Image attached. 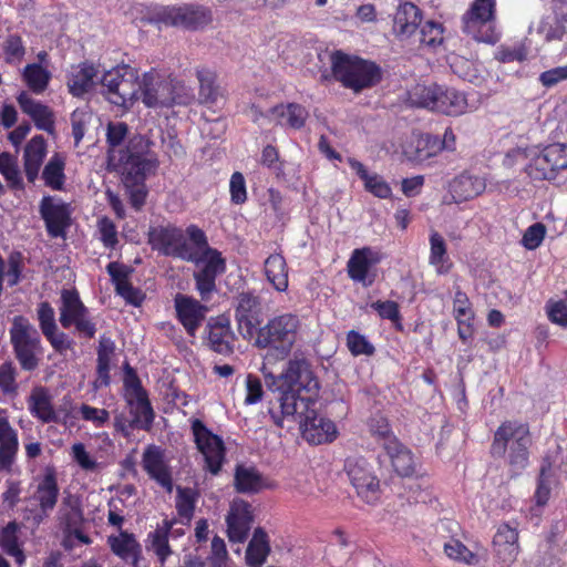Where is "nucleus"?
<instances>
[{"label": "nucleus", "mask_w": 567, "mask_h": 567, "mask_svg": "<svg viewBox=\"0 0 567 567\" xmlns=\"http://www.w3.org/2000/svg\"><path fill=\"white\" fill-rule=\"evenodd\" d=\"M138 87L141 99L147 107L162 109L171 107L172 97L169 96V78H165L158 72L150 71L143 74Z\"/></svg>", "instance_id": "obj_14"}, {"label": "nucleus", "mask_w": 567, "mask_h": 567, "mask_svg": "<svg viewBox=\"0 0 567 567\" xmlns=\"http://www.w3.org/2000/svg\"><path fill=\"white\" fill-rule=\"evenodd\" d=\"M127 134V125L123 122L110 123L107 125L106 141L110 145L109 159L115 161V148L122 144Z\"/></svg>", "instance_id": "obj_56"}, {"label": "nucleus", "mask_w": 567, "mask_h": 567, "mask_svg": "<svg viewBox=\"0 0 567 567\" xmlns=\"http://www.w3.org/2000/svg\"><path fill=\"white\" fill-rule=\"evenodd\" d=\"M422 12L412 2H401L393 18V31L400 39L410 38L421 25Z\"/></svg>", "instance_id": "obj_24"}, {"label": "nucleus", "mask_w": 567, "mask_h": 567, "mask_svg": "<svg viewBox=\"0 0 567 567\" xmlns=\"http://www.w3.org/2000/svg\"><path fill=\"white\" fill-rule=\"evenodd\" d=\"M236 301L238 330L245 339H250L254 336L258 316L261 312L260 299L250 291H244L237 296Z\"/></svg>", "instance_id": "obj_17"}, {"label": "nucleus", "mask_w": 567, "mask_h": 567, "mask_svg": "<svg viewBox=\"0 0 567 567\" xmlns=\"http://www.w3.org/2000/svg\"><path fill=\"white\" fill-rule=\"evenodd\" d=\"M565 168H567V145L554 143L534 152L525 171L533 179L550 181Z\"/></svg>", "instance_id": "obj_11"}, {"label": "nucleus", "mask_w": 567, "mask_h": 567, "mask_svg": "<svg viewBox=\"0 0 567 567\" xmlns=\"http://www.w3.org/2000/svg\"><path fill=\"white\" fill-rule=\"evenodd\" d=\"M107 544L111 550L122 560L135 567L137 566L141 555V545L133 534L121 530L117 536H109Z\"/></svg>", "instance_id": "obj_29"}, {"label": "nucleus", "mask_w": 567, "mask_h": 567, "mask_svg": "<svg viewBox=\"0 0 567 567\" xmlns=\"http://www.w3.org/2000/svg\"><path fill=\"white\" fill-rule=\"evenodd\" d=\"M176 509L182 518L189 522L195 509V493L192 488L177 487Z\"/></svg>", "instance_id": "obj_54"}, {"label": "nucleus", "mask_w": 567, "mask_h": 567, "mask_svg": "<svg viewBox=\"0 0 567 567\" xmlns=\"http://www.w3.org/2000/svg\"><path fill=\"white\" fill-rule=\"evenodd\" d=\"M118 163L125 179L132 184L142 182L157 166V161L153 156L120 157Z\"/></svg>", "instance_id": "obj_30"}, {"label": "nucleus", "mask_w": 567, "mask_h": 567, "mask_svg": "<svg viewBox=\"0 0 567 567\" xmlns=\"http://www.w3.org/2000/svg\"><path fill=\"white\" fill-rule=\"evenodd\" d=\"M265 275L277 291L288 288V270L285 258L279 254L270 255L265 260Z\"/></svg>", "instance_id": "obj_42"}, {"label": "nucleus", "mask_w": 567, "mask_h": 567, "mask_svg": "<svg viewBox=\"0 0 567 567\" xmlns=\"http://www.w3.org/2000/svg\"><path fill=\"white\" fill-rule=\"evenodd\" d=\"M142 465L151 478L156 481L168 493H172V473L164 460L163 451L158 446L150 445L146 447L143 453Z\"/></svg>", "instance_id": "obj_23"}, {"label": "nucleus", "mask_w": 567, "mask_h": 567, "mask_svg": "<svg viewBox=\"0 0 567 567\" xmlns=\"http://www.w3.org/2000/svg\"><path fill=\"white\" fill-rule=\"evenodd\" d=\"M39 212L45 223L48 234L53 237H63L70 226L69 205L59 198L44 196L41 199Z\"/></svg>", "instance_id": "obj_15"}, {"label": "nucleus", "mask_w": 567, "mask_h": 567, "mask_svg": "<svg viewBox=\"0 0 567 567\" xmlns=\"http://www.w3.org/2000/svg\"><path fill=\"white\" fill-rule=\"evenodd\" d=\"M0 173L3 175L11 187H23L17 158L10 153L4 152L0 154Z\"/></svg>", "instance_id": "obj_50"}, {"label": "nucleus", "mask_w": 567, "mask_h": 567, "mask_svg": "<svg viewBox=\"0 0 567 567\" xmlns=\"http://www.w3.org/2000/svg\"><path fill=\"white\" fill-rule=\"evenodd\" d=\"M347 344L353 355H371L374 352V347L365 339V337L354 330H351L348 333Z\"/></svg>", "instance_id": "obj_60"}, {"label": "nucleus", "mask_w": 567, "mask_h": 567, "mask_svg": "<svg viewBox=\"0 0 567 567\" xmlns=\"http://www.w3.org/2000/svg\"><path fill=\"white\" fill-rule=\"evenodd\" d=\"M370 432L384 449L389 445L390 441H399L392 433L390 425L383 416H373L370 421Z\"/></svg>", "instance_id": "obj_53"}, {"label": "nucleus", "mask_w": 567, "mask_h": 567, "mask_svg": "<svg viewBox=\"0 0 567 567\" xmlns=\"http://www.w3.org/2000/svg\"><path fill=\"white\" fill-rule=\"evenodd\" d=\"M54 309L47 301L41 302L38 308V320L41 331L44 334L50 333L52 330H56Z\"/></svg>", "instance_id": "obj_64"}, {"label": "nucleus", "mask_w": 567, "mask_h": 567, "mask_svg": "<svg viewBox=\"0 0 567 567\" xmlns=\"http://www.w3.org/2000/svg\"><path fill=\"white\" fill-rule=\"evenodd\" d=\"M509 444V464L524 468L528 463L529 431L526 424L516 422L503 423L494 435L491 452L494 456H503Z\"/></svg>", "instance_id": "obj_7"}, {"label": "nucleus", "mask_w": 567, "mask_h": 567, "mask_svg": "<svg viewBox=\"0 0 567 567\" xmlns=\"http://www.w3.org/2000/svg\"><path fill=\"white\" fill-rule=\"evenodd\" d=\"M228 538L233 543H244L251 527L250 505L243 499H235L226 518Z\"/></svg>", "instance_id": "obj_19"}, {"label": "nucleus", "mask_w": 567, "mask_h": 567, "mask_svg": "<svg viewBox=\"0 0 567 567\" xmlns=\"http://www.w3.org/2000/svg\"><path fill=\"white\" fill-rule=\"evenodd\" d=\"M51 76V72L40 63L27 64L22 71L23 81L35 94H41L48 89Z\"/></svg>", "instance_id": "obj_47"}, {"label": "nucleus", "mask_w": 567, "mask_h": 567, "mask_svg": "<svg viewBox=\"0 0 567 567\" xmlns=\"http://www.w3.org/2000/svg\"><path fill=\"white\" fill-rule=\"evenodd\" d=\"M18 450V432L10 424L6 411L0 409V470L11 468Z\"/></svg>", "instance_id": "obj_25"}, {"label": "nucleus", "mask_w": 567, "mask_h": 567, "mask_svg": "<svg viewBox=\"0 0 567 567\" xmlns=\"http://www.w3.org/2000/svg\"><path fill=\"white\" fill-rule=\"evenodd\" d=\"M150 21L165 27L196 31L213 22V12L204 6L193 3L163 6L153 9Z\"/></svg>", "instance_id": "obj_6"}, {"label": "nucleus", "mask_w": 567, "mask_h": 567, "mask_svg": "<svg viewBox=\"0 0 567 567\" xmlns=\"http://www.w3.org/2000/svg\"><path fill=\"white\" fill-rule=\"evenodd\" d=\"M13 354L23 371L39 368L43 347L37 328L23 316H16L9 330Z\"/></svg>", "instance_id": "obj_4"}, {"label": "nucleus", "mask_w": 567, "mask_h": 567, "mask_svg": "<svg viewBox=\"0 0 567 567\" xmlns=\"http://www.w3.org/2000/svg\"><path fill=\"white\" fill-rule=\"evenodd\" d=\"M176 523L175 519L163 522L154 532L150 533L148 538L151 542V549L154 551L159 563L164 565L166 559L172 555V549L168 544V537L172 527Z\"/></svg>", "instance_id": "obj_43"}, {"label": "nucleus", "mask_w": 567, "mask_h": 567, "mask_svg": "<svg viewBox=\"0 0 567 567\" xmlns=\"http://www.w3.org/2000/svg\"><path fill=\"white\" fill-rule=\"evenodd\" d=\"M101 83L106 99L117 106L126 107L141 96L137 72L130 65L116 66L105 72Z\"/></svg>", "instance_id": "obj_8"}, {"label": "nucleus", "mask_w": 567, "mask_h": 567, "mask_svg": "<svg viewBox=\"0 0 567 567\" xmlns=\"http://www.w3.org/2000/svg\"><path fill=\"white\" fill-rule=\"evenodd\" d=\"M431 254L430 264L436 267L440 275L446 274L450 266H445L446 245L443 237L437 231H432L430 236Z\"/></svg>", "instance_id": "obj_49"}, {"label": "nucleus", "mask_w": 567, "mask_h": 567, "mask_svg": "<svg viewBox=\"0 0 567 567\" xmlns=\"http://www.w3.org/2000/svg\"><path fill=\"white\" fill-rule=\"evenodd\" d=\"M485 187L484 178L463 173L451 182L450 192L455 202H465L482 194Z\"/></svg>", "instance_id": "obj_32"}, {"label": "nucleus", "mask_w": 567, "mask_h": 567, "mask_svg": "<svg viewBox=\"0 0 567 567\" xmlns=\"http://www.w3.org/2000/svg\"><path fill=\"white\" fill-rule=\"evenodd\" d=\"M82 316H87V309L80 300L75 290H62L60 307V323L63 328H70Z\"/></svg>", "instance_id": "obj_36"}, {"label": "nucleus", "mask_w": 567, "mask_h": 567, "mask_svg": "<svg viewBox=\"0 0 567 567\" xmlns=\"http://www.w3.org/2000/svg\"><path fill=\"white\" fill-rule=\"evenodd\" d=\"M17 371L12 362L8 361L0 365V389L4 394H16L18 384L16 382Z\"/></svg>", "instance_id": "obj_61"}, {"label": "nucleus", "mask_w": 567, "mask_h": 567, "mask_svg": "<svg viewBox=\"0 0 567 567\" xmlns=\"http://www.w3.org/2000/svg\"><path fill=\"white\" fill-rule=\"evenodd\" d=\"M331 68L334 79L354 92L375 85L381 78L380 69L374 63L340 51L331 55Z\"/></svg>", "instance_id": "obj_3"}, {"label": "nucleus", "mask_w": 567, "mask_h": 567, "mask_svg": "<svg viewBox=\"0 0 567 567\" xmlns=\"http://www.w3.org/2000/svg\"><path fill=\"white\" fill-rule=\"evenodd\" d=\"M192 430L196 445L205 458L207 468L210 473L217 474L224 460V442L219 436L213 434L199 420L193 421Z\"/></svg>", "instance_id": "obj_13"}, {"label": "nucleus", "mask_w": 567, "mask_h": 567, "mask_svg": "<svg viewBox=\"0 0 567 567\" xmlns=\"http://www.w3.org/2000/svg\"><path fill=\"white\" fill-rule=\"evenodd\" d=\"M453 311L455 319L473 320L474 311L471 306V301L465 292L460 288L455 291L453 300Z\"/></svg>", "instance_id": "obj_62"}, {"label": "nucleus", "mask_w": 567, "mask_h": 567, "mask_svg": "<svg viewBox=\"0 0 567 567\" xmlns=\"http://www.w3.org/2000/svg\"><path fill=\"white\" fill-rule=\"evenodd\" d=\"M347 473L358 495L368 504L379 497L380 484L369 462L362 457L348 460Z\"/></svg>", "instance_id": "obj_12"}, {"label": "nucleus", "mask_w": 567, "mask_h": 567, "mask_svg": "<svg viewBox=\"0 0 567 567\" xmlns=\"http://www.w3.org/2000/svg\"><path fill=\"white\" fill-rule=\"evenodd\" d=\"M59 486L53 470H48L43 478L39 482L37 489L31 497L42 508V513L53 511L58 503Z\"/></svg>", "instance_id": "obj_34"}, {"label": "nucleus", "mask_w": 567, "mask_h": 567, "mask_svg": "<svg viewBox=\"0 0 567 567\" xmlns=\"http://www.w3.org/2000/svg\"><path fill=\"white\" fill-rule=\"evenodd\" d=\"M42 178L52 189H62L65 178L64 159L59 154L53 155L44 166Z\"/></svg>", "instance_id": "obj_48"}, {"label": "nucleus", "mask_w": 567, "mask_h": 567, "mask_svg": "<svg viewBox=\"0 0 567 567\" xmlns=\"http://www.w3.org/2000/svg\"><path fill=\"white\" fill-rule=\"evenodd\" d=\"M17 101L23 113L29 115L39 130L52 133L54 130L53 112L44 104L32 99L27 92H22Z\"/></svg>", "instance_id": "obj_26"}, {"label": "nucleus", "mask_w": 567, "mask_h": 567, "mask_svg": "<svg viewBox=\"0 0 567 567\" xmlns=\"http://www.w3.org/2000/svg\"><path fill=\"white\" fill-rule=\"evenodd\" d=\"M126 402L130 406V413L133 415L130 426L132 429L140 427L148 430L154 421V411L147 398V393L126 399Z\"/></svg>", "instance_id": "obj_38"}, {"label": "nucleus", "mask_w": 567, "mask_h": 567, "mask_svg": "<svg viewBox=\"0 0 567 567\" xmlns=\"http://www.w3.org/2000/svg\"><path fill=\"white\" fill-rule=\"evenodd\" d=\"M174 301L178 320L187 333L190 337H195L197 329L206 318L208 308L198 300L181 293L176 295Z\"/></svg>", "instance_id": "obj_20"}, {"label": "nucleus", "mask_w": 567, "mask_h": 567, "mask_svg": "<svg viewBox=\"0 0 567 567\" xmlns=\"http://www.w3.org/2000/svg\"><path fill=\"white\" fill-rule=\"evenodd\" d=\"M441 150L440 140L432 135L416 137L411 147L404 150L410 161L423 162L434 156Z\"/></svg>", "instance_id": "obj_44"}, {"label": "nucleus", "mask_w": 567, "mask_h": 567, "mask_svg": "<svg viewBox=\"0 0 567 567\" xmlns=\"http://www.w3.org/2000/svg\"><path fill=\"white\" fill-rule=\"evenodd\" d=\"M442 33L443 28L440 23L426 21L420 30V42L429 47H435L442 43Z\"/></svg>", "instance_id": "obj_58"}, {"label": "nucleus", "mask_w": 567, "mask_h": 567, "mask_svg": "<svg viewBox=\"0 0 567 567\" xmlns=\"http://www.w3.org/2000/svg\"><path fill=\"white\" fill-rule=\"evenodd\" d=\"M364 187L368 192L373 194L379 198H389L392 195L391 187L383 179L382 176L378 174H370L369 177L365 178Z\"/></svg>", "instance_id": "obj_63"}, {"label": "nucleus", "mask_w": 567, "mask_h": 567, "mask_svg": "<svg viewBox=\"0 0 567 567\" xmlns=\"http://www.w3.org/2000/svg\"><path fill=\"white\" fill-rule=\"evenodd\" d=\"M169 96L172 97L171 106L177 105H188L194 100V94L192 90L185 85L183 82L169 79Z\"/></svg>", "instance_id": "obj_59"}, {"label": "nucleus", "mask_w": 567, "mask_h": 567, "mask_svg": "<svg viewBox=\"0 0 567 567\" xmlns=\"http://www.w3.org/2000/svg\"><path fill=\"white\" fill-rule=\"evenodd\" d=\"M378 255L371 248L364 247L355 249L348 261L349 277L364 286L371 285L372 280L367 282L368 272L371 266L378 262Z\"/></svg>", "instance_id": "obj_31"}, {"label": "nucleus", "mask_w": 567, "mask_h": 567, "mask_svg": "<svg viewBox=\"0 0 567 567\" xmlns=\"http://www.w3.org/2000/svg\"><path fill=\"white\" fill-rule=\"evenodd\" d=\"M300 327L301 322L297 315L275 316L257 330L255 346L268 350L265 357L267 362L284 360L290 354Z\"/></svg>", "instance_id": "obj_1"}, {"label": "nucleus", "mask_w": 567, "mask_h": 567, "mask_svg": "<svg viewBox=\"0 0 567 567\" xmlns=\"http://www.w3.org/2000/svg\"><path fill=\"white\" fill-rule=\"evenodd\" d=\"M444 553L451 559L467 564L477 565L478 557L457 539H451L444 545Z\"/></svg>", "instance_id": "obj_51"}, {"label": "nucleus", "mask_w": 567, "mask_h": 567, "mask_svg": "<svg viewBox=\"0 0 567 567\" xmlns=\"http://www.w3.org/2000/svg\"><path fill=\"white\" fill-rule=\"evenodd\" d=\"M270 113L276 117L277 124L287 125L295 130L301 128L308 117L307 110L296 103L277 105L270 110Z\"/></svg>", "instance_id": "obj_39"}, {"label": "nucleus", "mask_w": 567, "mask_h": 567, "mask_svg": "<svg viewBox=\"0 0 567 567\" xmlns=\"http://www.w3.org/2000/svg\"><path fill=\"white\" fill-rule=\"evenodd\" d=\"M19 524L17 522H9L0 530V548L9 556H12L16 563L21 566L25 561L24 553L19 543Z\"/></svg>", "instance_id": "obj_40"}, {"label": "nucleus", "mask_w": 567, "mask_h": 567, "mask_svg": "<svg viewBox=\"0 0 567 567\" xmlns=\"http://www.w3.org/2000/svg\"><path fill=\"white\" fill-rule=\"evenodd\" d=\"M274 392L279 393L278 401L281 411V416H277L272 413L275 423L282 427L284 421L291 419L301 426L302 417L312 409L311 405L315 404V401L311 398L300 396V391L298 390L280 389Z\"/></svg>", "instance_id": "obj_16"}, {"label": "nucleus", "mask_w": 567, "mask_h": 567, "mask_svg": "<svg viewBox=\"0 0 567 567\" xmlns=\"http://www.w3.org/2000/svg\"><path fill=\"white\" fill-rule=\"evenodd\" d=\"M519 553L518 533L507 524L497 528L493 537V555L502 567H509Z\"/></svg>", "instance_id": "obj_18"}, {"label": "nucleus", "mask_w": 567, "mask_h": 567, "mask_svg": "<svg viewBox=\"0 0 567 567\" xmlns=\"http://www.w3.org/2000/svg\"><path fill=\"white\" fill-rule=\"evenodd\" d=\"M2 49L6 55V62L10 64L22 61L25 54L22 39L18 34L8 35L2 44Z\"/></svg>", "instance_id": "obj_55"}, {"label": "nucleus", "mask_w": 567, "mask_h": 567, "mask_svg": "<svg viewBox=\"0 0 567 567\" xmlns=\"http://www.w3.org/2000/svg\"><path fill=\"white\" fill-rule=\"evenodd\" d=\"M235 486L239 493H257L264 487V480L255 467L238 465L235 472Z\"/></svg>", "instance_id": "obj_46"}, {"label": "nucleus", "mask_w": 567, "mask_h": 567, "mask_svg": "<svg viewBox=\"0 0 567 567\" xmlns=\"http://www.w3.org/2000/svg\"><path fill=\"white\" fill-rule=\"evenodd\" d=\"M206 332L207 344L213 351L224 355L233 352L235 334L227 318H212L206 326Z\"/></svg>", "instance_id": "obj_21"}, {"label": "nucleus", "mask_w": 567, "mask_h": 567, "mask_svg": "<svg viewBox=\"0 0 567 567\" xmlns=\"http://www.w3.org/2000/svg\"><path fill=\"white\" fill-rule=\"evenodd\" d=\"M59 513L64 533L76 526H82L83 514L78 504H72L70 501L64 499Z\"/></svg>", "instance_id": "obj_52"}, {"label": "nucleus", "mask_w": 567, "mask_h": 567, "mask_svg": "<svg viewBox=\"0 0 567 567\" xmlns=\"http://www.w3.org/2000/svg\"><path fill=\"white\" fill-rule=\"evenodd\" d=\"M197 80L199 82L198 101L202 104H217L224 97L223 91L216 84V74L209 70H198Z\"/></svg>", "instance_id": "obj_41"}, {"label": "nucleus", "mask_w": 567, "mask_h": 567, "mask_svg": "<svg viewBox=\"0 0 567 567\" xmlns=\"http://www.w3.org/2000/svg\"><path fill=\"white\" fill-rule=\"evenodd\" d=\"M30 413L43 423H56L59 417L52 404V396L44 386H34L28 398Z\"/></svg>", "instance_id": "obj_27"}, {"label": "nucleus", "mask_w": 567, "mask_h": 567, "mask_svg": "<svg viewBox=\"0 0 567 567\" xmlns=\"http://www.w3.org/2000/svg\"><path fill=\"white\" fill-rule=\"evenodd\" d=\"M262 373L266 386L270 391L280 389L303 390L315 395L319 390V381L313 374L311 364L301 354L296 353L279 375L268 372L266 364L262 367Z\"/></svg>", "instance_id": "obj_5"}, {"label": "nucleus", "mask_w": 567, "mask_h": 567, "mask_svg": "<svg viewBox=\"0 0 567 567\" xmlns=\"http://www.w3.org/2000/svg\"><path fill=\"white\" fill-rule=\"evenodd\" d=\"M269 551L266 532L260 527L256 528L246 550L247 564L251 567H259L265 563Z\"/></svg>", "instance_id": "obj_45"}, {"label": "nucleus", "mask_w": 567, "mask_h": 567, "mask_svg": "<svg viewBox=\"0 0 567 567\" xmlns=\"http://www.w3.org/2000/svg\"><path fill=\"white\" fill-rule=\"evenodd\" d=\"M462 30L477 42L495 43L498 34L495 31V21L464 13Z\"/></svg>", "instance_id": "obj_28"}, {"label": "nucleus", "mask_w": 567, "mask_h": 567, "mask_svg": "<svg viewBox=\"0 0 567 567\" xmlns=\"http://www.w3.org/2000/svg\"><path fill=\"white\" fill-rule=\"evenodd\" d=\"M386 455L391 460L394 471L400 476H411L415 472V461L411 451L399 441H390Z\"/></svg>", "instance_id": "obj_37"}, {"label": "nucleus", "mask_w": 567, "mask_h": 567, "mask_svg": "<svg viewBox=\"0 0 567 567\" xmlns=\"http://www.w3.org/2000/svg\"><path fill=\"white\" fill-rule=\"evenodd\" d=\"M47 155V143L43 136L37 135L25 145L23 159L28 181L34 183Z\"/></svg>", "instance_id": "obj_33"}, {"label": "nucleus", "mask_w": 567, "mask_h": 567, "mask_svg": "<svg viewBox=\"0 0 567 567\" xmlns=\"http://www.w3.org/2000/svg\"><path fill=\"white\" fill-rule=\"evenodd\" d=\"M148 241L154 249L165 256L183 260H197L195 245L184 231L177 227H155L148 233Z\"/></svg>", "instance_id": "obj_10"}, {"label": "nucleus", "mask_w": 567, "mask_h": 567, "mask_svg": "<svg viewBox=\"0 0 567 567\" xmlns=\"http://www.w3.org/2000/svg\"><path fill=\"white\" fill-rule=\"evenodd\" d=\"M414 94L419 97L420 106L446 115H460L467 109L465 95L454 89L432 84L430 86H417Z\"/></svg>", "instance_id": "obj_9"}, {"label": "nucleus", "mask_w": 567, "mask_h": 567, "mask_svg": "<svg viewBox=\"0 0 567 567\" xmlns=\"http://www.w3.org/2000/svg\"><path fill=\"white\" fill-rule=\"evenodd\" d=\"M91 120L92 113L85 110L76 109L71 114L72 135L74 137L76 146L82 141L86 131V126L91 122Z\"/></svg>", "instance_id": "obj_57"}, {"label": "nucleus", "mask_w": 567, "mask_h": 567, "mask_svg": "<svg viewBox=\"0 0 567 567\" xmlns=\"http://www.w3.org/2000/svg\"><path fill=\"white\" fill-rule=\"evenodd\" d=\"M97 69L90 63H81L72 70L68 79V87L73 96H82L94 85Z\"/></svg>", "instance_id": "obj_35"}, {"label": "nucleus", "mask_w": 567, "mask_h": 567, "mask_svg": "<svg viewBox=\"0 0 567 567\" xmlns=\"http://www.w3.org/2000/svg\"><path fill=\"white\" fill-rule=\"evenodd\" d=\"M186 235L195 245V251L198 255L197 260L188 261L202 266L194 272L196 289L202 299L207 300L209 295L216 290V278L226 270V260L217 249L209 247L205 233L197 226H188Z\"/></svg>", "instance_id": "obj_2"}, {"label": "nucleus", "mask_w": 567, "mask_h": 567, "mask_svg": "<svg viewBox=\"0 0 567 567\" xmlns=\"http://www.w3.org/2000/svg\"><path fill=\"white\" fill-rule=\"evenodd\" d=\"M302 436L311 444H322L331 442L337 434L333 422L319 417L315 409H311L306 416L302 417L300 426Z\"/></svg>", "instance_id": "obj_22"}]
</instances>
